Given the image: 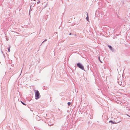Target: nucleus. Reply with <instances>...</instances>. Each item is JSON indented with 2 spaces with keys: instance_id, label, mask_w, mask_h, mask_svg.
I'll list each match as a JSON object with an SVG mask.
<instances>
[{
  "instance_id": "1",
  "label": "nucleus",
  "mask_w": 130,
  "mask_h": 130,
  "mask_svg": "<svg viewBox=\"0 0 130 130\" xmlns=\"http://www.w3.org/2000/svg\"><path fill=\"white\" fill-rule=\"evenodd\" d=\"M35 99L36 100L38 99L40 97V93L38 90H35Z\"/></svg>"
},
{
  "instance_id": "2",
  "label": "nucleus",
  "mask_w": 130,
  "mask_h": 130,
  "mask_svg": "<svg viewBox=\"0 0 130 130\" xmlns=\"http://www.w3.org/2000/svg\"><path fill=\"white\" fill-rule=\"evenodd\" d=\"M77 67L82 70H84V68L83 66L80 63H77Z\"/></svg>"
},
{
  "instance_id": "3",
  "label": "nucleus",
  "mask_w": 130,
  "mask_h": 130,
  "mask_svg": "<svg viewBox=\"0 0 130 130\" xmlns=\"http://www.w3.org/2000/svg\"><path fill=\"white\" fill-rule=\"evenodd\" d=\"M108 46L109 47V49L112 52H114L115 51L114 48H113L110 45H108Z\"/></svg>"
},
{
  "instance_id": "4",
  "label": "nucleus",
  "mask_w": 130,
  "mask_h": 130,
  "mask_svg": "<svg viewBox=\"0 0 130 130\" xmlns=\"http://www.w3.org/2000/svg\"><path fill=\"white\" fill-rule=\"evenodd\" d=\"M36 118L37 120H38V121H39L40 120V119H40V117H39V116H38L37 115L36 117Z\"/></svg>"
},
{
  "instance_id": "5",
  "label": "nucleus",
  "mask_w": 130,
  "mask_h": 130,
  "mask_svg": "<svg viewBox=\"0 0 130 130\" xmlns=\"http://www.w3.org/2000/svg\"><path fill=\"white\" fill-rule=\"evenodd\" d=\"M87 17L86 18V20H87L88 21H89L88 20H89V17H88V13H87Z\"/></svg>"
},
{
  "instance_id": "6",
  "label": "nucleus",
  "mask_w": 130,
  "mask_h": 130,
  "mask_svg": "<svg viewBox=\"0 0 130 130\" xmlns=\"http://www.w3.org/2000/svg\"><path fill=\"white\" fill-rule=\"evenodd\" d=\"M109 122H111L112 124H116V122H113L112 121L110 120L109 121Z\"/></svg>"
},
{
  "instance_id": "7",
  "label": "nucleus",
  "mask_w": 130,
  "mask_h": 130,
  "mask_svg": "<svg viewBox=\"0 0 130 130\" xmlns=\"http://www.w3.org/2000/svg\"><path fill=\"white\" fill-rule=\"evenodd\" d=\"M98 59H99V61H100V62L101 63H102L103 62H102V61H101V60H100V57H98Z\"/></svg>"
},
{
  "instance_id": "8",
  "label": "nucleus",
  "mask_w": 130,
  "mask_h": 130,
  "mask_svg": "<svg viewBox=\"0 0 130 130\" xmlns=\"http://www.w3.org/2000/svg\"><path fill=\"white\" fill-rule=\"evenodd\" d=\"M21 103H22L23 104V105H26V104H25V103H24V102H23L22 101H21Z\"/></svg>"
},
{
  "instance_id": "9",
  "label": "nucleus",
  "mask_w": 130,
  "mask_h": 130,
  "mask_svg": "<svg viewBox=\"0 0 130 130\" xmlns=\"http://www.w3.org/2000/svg\"><path fill=\"white\" fill-rule=\"evenodd\" d=\"M71 104V103L70 102H68V106H70Z\"/></svg>"
},
{
  "instance_id": "10",
  "label": "nucleus",
  "mask_w": 130,
  "mask_h": 130,
  "mask_svg": "<svg viewBox=\"0 0 130 130\" xmlns=\"http://www.w3.org/2000/svg\"><path fill=\"white\" fill-rule=\"evenodd\" d=\"M8 50L9 52H10V47H9L8 48Z\"/></svg>"
},
{
  "instance_id": "11",
  "label": "nucleus",
  "mask_w": 130,
  "mask_h": 130,
  "mask_svg": "<svg viewBox=\"0 0 130 130\" xmlns=\"http://www.w3.org/2000/svg\"><path fill=\"white\" fill-rule=\"evenodd\" d=\"M47 40H46V39L45 40H44L43 42L41 44V45L44 42L46 41Z\"/></svg>"
},
{
  "instance_id": "12",
  "label": "nucleus",
  "mask_w": 130,
  "mask_h": 130,
  "mask_svg": "<svg viewBox=\"0 0 130 130\" xmlns=\"http://www.w3.org/2000/svg\"><path fill=\"white\" fill-rule=\"evenodd\" d=\"M126 115L129 117H130V116L128 114H126Z\"/></svg>"
},
{
  "instance_id": "13",
  "label": "nucleus",
  "mask_w": 130,
  "mask_h": 130,
  "mask_svg": "<svg viewBox=\"0 0 130 130\" xmlns=\"http://www.w3.org/2000/svg\"><path fill=\"white\" fill-rule=\"evenodd\" d=\"M40 3V1H39L38 2H37V4H39V3Z\"/></svg>"
},
{
  "instance_id": "14",
  "label": "nucleus",
  "mask_w": 130,
  "mask_h": 130,
  "mask_svg": "<svg viewBox=\"0 0 130 130\" xmlns=\"http://www.w3.org/2000/svg\"><path fill=\"white\" fill-rule=\"evenodd\" d=\"M57 32H55V33H54V34H57Z\"/></svg>"
},
{
  "instance_id": "15",
  "label": "nucleus",
  "mask_w": 130,
  "mask_h": 130,
  "mask_svg": "<svg viewBox=\"0 0 130 130\" xmlns=\"http://www.w3.org/2000/svg\"><path fill=\"white\" fill-rule=\"evenodd\" d=\"M74 36H76V34H72Z\"/></svg>"
},
{
  "instance_id": "16",
  "label": "nucleus",
  "mask_w": 130,
  "mask_h": 130,
  "mask_svg": "<svg viewBox=\"0 0 130 130\" xmlns=\"http://www.w3.org/2000/svg\"><path fill=\"white\" fill-rule=\"evenodd\" d=\"M72 34L71 33H69V35H71Z\"/></svg>"
},
{
  "instance_id": "17",
  "label": "nucleus",
  "mask_w": 130,
  "mask_h": 130,
  "mask_svg": "<svg viewBox=\"0 0 130 130\" xmlns=\"http://www.w3.org/2000/svg\"><path fill=\"white\" fill-rule=\"evenodd\" d=\"M2 53H3V52H2Z\"/></svg>"
},
{
  "instance_id": "18",
  "label": "nucleus",
  "mask_w": 130,
  "mask_h": 130,
  "mask_svg": "<svg viewBox=\"0 0 130 130\" xmlns=\"http://www.w3.org/2000/svg\"><path fill=\"white\" fill-rule=\"evenodd\" d=\"M119 84L120 85H121V84H119Z\"/></svg>"
}]
</instances>
